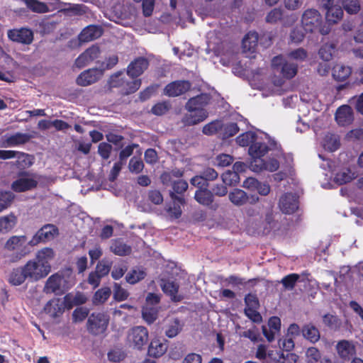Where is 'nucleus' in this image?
<instances>
[{"label": "nucleus", "instance_id": "43", "mask_svg": "<svg viewBox=\"0 0 363 363\" xmlns=\"http://www.w3.org/2000/svg\"><path fill=\"white\" fill-rule=\"evenodd\" d=\"M335 49L336 46L333 43H325L320 48L318 55L323 60L328 62L332 60Z\"/></svg>", "mask_w": 363, "mask_h": 363}, {"label": "nucleus", "instance_id": "20", "mask_svg": "<svg viewBox=\"0 0 363 363\" xmlns=\"http://www.w3.org/2000/svg\"><path fill=\"white\" fill-rule=\"evenodd\" d=\"M353 112L348 105L340 106L335 113V120L340 126H346L353 121Z\"/></svg>", "mask_w": 363, "mask_h": 363}, {"label": "nucleus", "instance_id": "31", "mask_svg": "<svg viewBox=\"0 0 363 363\" xmlns=\"http://www.w3.org/2000/svg\"><path fill=\"white\" fill-rule=\"evenodd\" d=\"M55 257V252L50 247H44L39 250L36 254L35 259L41 264L48 265L51 271L50 262Z\"/></svg>", "mask_w": 363, "mask_h": 363}, {"label": "nucleus", "instance_id": "27", "mask_svg": "<svg viewBox=\"0 0 363 363\" xmlns=\"http://www.w3.org/2000/svg\"><path fill=\"white\" fill-rule=\"evenodd\" d=\"M194 199L199 204L205 206H210L214 201L213 194L208 187L197 189L194 194Z\"/></svg>", "mask_w": 363, "mask_h": 363}, {"label": "nucleus", "instance_id": "34", "mask_svg": "<svg viewBox=\"0 0 363 363\" xmlns=\"http://www.w3.org/2000/svg\"><path fill=\"white\" fill-rule=\"evenodd\" d=\"M46 313L50 314L52 317L56 318L64 312V306L59 299L48 301L44 307Z\"/></svg>", "mask_w": 363, "mask_h": 363}, {"label": "nucleus", "instance_id": "7", "mask_svg": "<svg viewBox=\"0 0 363 363\" xmlns=\"http://www.w3.org/2000/svg\"><path fill=\"white\" fill-rule=\"evenodd\" d=\"M23 267L28 279L30 281H39L47 277L50 272L48 265L41 264L36 259L28 261Z\"/></svg>", "mask_w": 363, "mask_h": 363}, {"label": "nucleus", "instance_id": "63", "mask_svg": "<svg viewBox=\"0 0 363 363\" xmlns=\"http://www.w3.org/2000/svg\"><path fill=\"white\" fill-rule=\"evenodd\" d=\"M89 310L84 307L77 308L72 313V319L74 322H82L86 317H89Z\"/></svg>", "mask_w": 363, "mask_h": 363}, {"label": "nucleus", "instance_id": "36", "mask_svg": "<svg viewBox=\"0 0 363 363\" xmlns=\"http://www.w3.org/2000/svg\"><path fill=\"white\" fill-rule=\"evenodd\" d=\"M228 197L230 201L238 206L245 204L248 201V196L246 192L239 189H235L230 192Z\"/></svg>", "mask_w": 363, "mask_h": 363}, {"label": "nucleus", "instance_id": "56", "mask_svg": "<svg viewBox=\"0 0 363 363\" xmlns=\"http://www.w3.org/2000/svg\"><path fill=\"white\" fill-rule=\"evenodd\" d=\"M222 129V123L218 121H212L203 128V133L205 135H211L217 133Z\"/></svg>", "mask_w": 363, "mask_h": 363}, {"label": "nucleus", "instance_id": "6", "mask_svg": "<svg viewBox=\"0 0 363 363\" xmlns=\"http://www.w3.org/2000/svg\"><path fill=\"white\" fill-rule=\"evenodd\" d=\"M121 74L112 75L109 80L110 87H121L123 95H129L137 91L141 86L140 79L126 81L121 78Z\"/></svg>", "mask_w": 363, "mask_h": 363}, {"label": "nucleus", "instance_id": "52", "mask_svg": "<svg viewBox=\"0 0 363 363\" xmlns=\"http://www.w3.org/2000/svg\"><path fill=\"white\" fill-rule=\"evenodd\" d=\"M223 182L225 185H235L239 182L240 177L236 172L228 170L221 175Z\"/></svg>", "mask_w": 363, "mask_h": 363}, {"label": "nucleus", "instance_id": "64", "mask_svg": "<svg viewBox=\"0 0 363 363\" xmlns=\"http://www.w3.org/2000/svg\"><path fill=\"white\" fill-rule=\"evenodd\" d=\"M240 130L236 123H226L223 127V136L226 138L235 135Z\"/></svg>", "mask_w": 363, "mask_h": 363}, {"label": "nucleus", "instance_id": "29", "mask_svg": "<svg viewBox=\"0 0 363 363\" xmlns=\"http://www.w3.org/2000/svg\"><path fill=\"white\" fill-rule=\"evenodd\" d=\"M26 279H28V277L23 266L13 269L8 281L13 286H20L25 282Z\"/></svg>", "mask_w": 363, "mask_h": 363}, {"label": "nucleus", "instance_id": "33", "mask_svg": "<svg viewBox=\"0 0 363 363\" xmlns=\"http://www.w3.org/2000/svg\"><path fill=\"white\" fill-rule=\"evenodd\" d=\"M17 223V218L13 213L0 217V233L11 231Z\"/></svg>", "mask_w": 363, "mask_h": 363}, {"label": "nucleus", "instance_id": "15", "mask_svg": "<svg viewBox=\"0 0 363 363\" xmlns=\"http://www.w3.org/2000/svg\"><path fill=\"white\" fill-rule=\"evenodd\" d=\"M103 72L97 68L88 69L82 72L77 78L76 83L81 86L91 85L99 80Z\"/></svg>", "mask_w": 363, "mask_h": 363}, {"label": "nucleus", "instance_id": "38", "mask_svg": "<svg viewBox=\"0 0 363 363\" xmlns=\"http://www.w3.org/2000/svg\"><path fill=\"white\" fill-rule=\"evenodd\" d=\"M323 322L330 330L337 331L342 326V321L337 316L330 313L325 314L323 317Z\"/></svg>", "mask_w": 363, "mask_h": 363}, {"label": "nucleus", "instance_id": "26", "mask_svg": "<svg viewBox=\"0 0 363 363\" xmlns=\"http://www.w3.org/2000/svg\"><path fill=\"white\" fill-rule=\"evenodd\" d=\"M33 135L28 133H16L13 135L6 137L5 143L6 147H15L28 143Z\"/></svg>", "mask_w": 363, "mask_h": 363}, {"label": "nucleus", "instance_id": "10", "mask_svg": "<svg viewBox=\"0 0 363 363\" xmlns=\"http://www.w3.org/2000/svg\"><path fill=\"white\" fill-rule=\"evenodd\" d=\"M28 175V172H19V178L13 181L11 185V189L15 192L21 193L35 189L38 181L34 177H27Z\"/></svg>", "mask_w": 363, "mask_h": 363}, {"label": "nucleus", "instance_id": "58", "mask_svg": "<svg viewBox=\"0 0 363 363\" xmlns=\"http://www.w3.org/2000/svg\"><path fill=\"white\" fill-rule=\"evenodd\" d=\"M108 359L112 362H120L123 361L125 357V353L121 349H115L110 350L107 354Z\"/></svg>", "mask_w": 363, "mask_h": 363}, {"label": "nucleus", "instance_id": "55", "mask_svg": "<svg viewBox=\"0 0 363 363\" xmlns=\"http://www.w3.org/2000/svg\"><path fill=\"white\" fill-rule=\"evenodd\" d=\"M128 270V266L123 262L116 264L111 271V277L115 280H118L123 277Z\"/></svg>", "mask_w": 363, "mask_h": 363}, {"label": "nucleus", "instance_id": "48", "mask_svg": "<svg viewBox=\"0 0 363 363\" xmlns=\"http://www.w3.org/2000/svg\"><path fill=\"white\" fill-rule=\"evenodd\" d=\"M298 72V65L294 62H286L283 64L281 72L284 78L292 79Z\"/></svg>", "mask_w": 363, "mask_h": 363}, {"label": "nucleus", "instance_id": "42", "mask_svg": "<svg viewBox=\"0 0 363 363\" xmlns=\"http://www.w3.org/2000/svg\"><path fill=\"white\" fill-rule=\"evenodd\" d=\"M28 9L35 13H45L49 11L48 6L38 0H25Z\"/></svg>", "mask_w": 363, "mask_h": 363}, {"label": "nucleus", "instance_id": "5", "mask_svg": "<svg viewBox=\"0 0 363 363\" xmlns=\"http://www.w3.org/2000/svg\"><path fill=\"white\" fill-rule=\"evenodd\" d=\"M110 317L104 312H94L88 317L86 328L88 332L94 336L103 335L106 333Z\"/></svg>", "mask_w": 363, "mask_h": 363}, {"label": "nucleus", "instance_id": "17", "mask_svg": "<svg viewBox=\"0 0 363 363\" xmlns=\"http://www.w3.org/2000/svg\"><path fill=\"white\" fill-rule=\"evenodd\" d=\"M149 61L144 57H139L132 61L127 67V74L132 79H135L143 74L149 67Z\"/></svg>", "mask_w": 363, "mask_h": 363}, {"label": "nucleus", "instance_id": "41", "mask_svg": "<svg viewBox=\"0 0 363 363\" xmlns=\"http://www.w3.org/2000/svg\"><path fill=\"white\" fill-rule=\"evenodd\" d=\"M16 158V161L15 164L20 169H24L33 164V157L27 153L17 151Z\"/></svg>", "mask_w": 363, "mask_h": 363}, {"label": "nucleus", "instance_id": "39", "mask_svg": "<svg viewBox=\"0 0 363 363\" xmlns=\"http://www.w3.org/2000/svg\"><path fill=\"white\" fill-rule=\"evenodd\" d=\"M182 327L180 320L174 318L167 325L164 333L169 338H173L182 331Z\"/></svg>", "mask_w": 363, "mask_h": 363}, {"label": "nucleus", "instance_id": "32", "mask_svg": "<svg viewBox=\"0 0 363 363\" xmlns=\"http://www.w3.org/2000/svg\"><path fill=\"white\" fill-rule=\"evenodd\" d=\"M351 73V67L342 64H337L333 68V77L339 82H343L347 79Z\"/></svg>", "mask_w": 363, "mask_h": 363}, {"label": "nucleus", "instance_id": "2", "mask_svg": "<svg viewBox=\"0 0 363 363\" xmlns=\"http://www.w3.org/2000/svg\"><path fill=\"white\" fill-rule=\"evenodd\" d=\"M211 100V96L207 93H201L190 98L185 105V108L189 113L184 116L182 122L186 125H194L203 121L208 115L205 107Z\"/></svg>", "mask_w": 363, "mask_h": 363}, {"label": "nucleus", "instance_id": "46", "mask_svg": "<svg viewBox=\"0 0 363 363\" xmlns=\"http://www.w3.org/2000/svg\"><path fill=\"white\" fill-rule=\"evenodd\" d=\"M284 17V10L281 8H274L267 13L265 21L270 24L281 22Z\"/></svg>", "mask_w": 363, "mask_h": 363}, {"label": "nucleus", "instance_id": "25", "mask_svg": "<svg viewBox=\"0 0 363 363\" xmlns=\"http://www.w3.org/2000/svg\"><path fill=\"white\" fill-rule=\"evenodd\" d=\"M258 34L255 31H250L242 39V45L244 52L254 53L258 44Z\"/></svg>", "mask_w": 363, "mask_h": 363}, {"label": "nucleus", "instance_id": "12", "mask_svg": "<svg viewBox=\"0 0 363 363\" xmlns=\"http://www.w3.org/2000/svg\"><path fill=\"white\" fill-rule=\"evenodd\" d=\"M59 234V230L53 224H45L40 228L31 238V242L36 246L41 242H47L53 240Z\"/></svg>", "mask_w": 363, "mask_h": 363}, {"label": "nucleus", "instance_id": "3", "mask_svg": "<svg viewBox=\"0 0 363 363\" xmlns=\"http://www.w3.org/2000/svg\"><path fill=\"white\" fill-rule=\"evenodd\" d=\"M301 25L306 33H319L322 35L328 33V30L323 26L321 13L315 9H306L301 16Z\"/></svg>", "mask_w": 363, "mask_h": 363}, {"label": "nucleus", "instance_id": "16", "mask_svg": "<svg viewBox=\"0 0 363 363\" xmlns=\"http://www.w3.org/2000/svg\"><path fill=\"white\" fill-rule=\"evenodd\" d=\"M335 349L338 357L344 360L349 361L356 354V346L353 341L342 340L337 342Z\"/></svg>", "mask_w": 363, "mask_h": 363}, {"label": "nucleus", "instance_id": "62", "mask_svg": "<svg viewBox=\"0 0 363 363\" xmlns=\"http://www.w3.org/2000/svg\"><path fill=\"white\" fill-rule=\"evenodd\" d=\"M216 165L220 167H225L230 165L233 161V157L228 154H220L216 157Z\"/></svg>", "mask_w": 363, "mask_h": 363}, {"label": "nucleus", "instance_id": "35", "mask_svg": "<svg viewBox=\"0 0 363 363\" xmlns=\"http://www.w3.org/2000/svg\"><path fill=\"white\" fill-rule=\"evenodd\" d=\"M255 163L259 162V165L255 164L254 170L259 172L263 169L273 172L277 171L279 167V162L276 159H270L264 162L263 160H255Z\"/></svg>", "mask_w": 363, "mask_h": 363}, {"label": "nucleus", "instance_id": "37", "mask_svg": "<svg viewBox=\"0 0 363 363\" xmlns=\"http://www.w3.org/2000/svg\"><path fill=\"white\" fill-rule=\"evenodd\" d=\"M146 272L140 267L132 269L125 276L126 281L130 284H135L145 279Z\"/></svg>", "mask_w": 363, "mask_h": 363}, {"label": "nucleus", "instance_id": "8", "mask_svg": "<svg viewBox=\"0 0 363 363\" xmlns=\"http://www.w3.org/2000/svg\"><path fill=\"white\" fill-rule=\"evenodd\" d=\"M7 37L13 43L29 45L33 42L34 33L28 27L15 28L8 30Z\"/></svg>", "mask_w": 363, "mask_h": 363}, {"label": "nucleus", "instance_id": "50", "mask_svg": "<svg viewBox=\"0 0 363 363\" xmlns=\"http://www.w3.org/2000/svg\"><path fill=\"white\" fill-rule=\"evenodd\" d=\"M354 179L353 174L348 169L337 172L334 178V181L338 185H342L350 182Z\"/></svg>", "mask_w": 363, "mask_h": 363}, {"label": "nucleus", "instance_id": "53", "mask_svg": "<svg viewBox=\"0 0 363 363\" xmlns=\"http://www.w3.org/2000/svg\"><path fill=\"white\" fill-rule=\"evenodd\" d=\"M343 8L349 14H357L361 6L359 0H344Z\"/></svg>", "mask_w": 363, "mask_h": 363}, {"label": "nucleus", "instance_id": "19", "mask_svg": "<svg viewBox=\"0 0 363 363\" xmlns=\"http://www.w3.org/2000/svg\"><path fill=\"white\" fill-rule=\"evenodd\" d=\"M103 35V29L99 26L89 25L85 27L79 34V40L87 43L100 38Z\"/></svg>", "mask_w": 363, "mask_h": 363}, {"label": "nucleus", "instance_id": "40", "mask_svg": "<svg viewBox=\"0 0 363 363\" xmlns=\"http://www.w3.org/2000/svg\"><path fill=\"white\" fill-rule=\"evenodd\" d=\"M256 139H257V135L255 132L247 131L238 135L236 138V143L242 147H250Z\"/></svg>", "mask_w": 363, "mask_h": 363}, {"label": "nucleus", "instance_id": "13", "mask_svg": "<svg viewBox=\"0 0 363 363\" xmlns=\"http://www.w3.org/2000/svg\"><path fill=\"white\" fill-rule=\"evenodd\" d=\"M191 87V83L189 80H176L165 86L164 94L169 97H176L184 94Z\"/></svg>", "mask_w": 363, "mask_h": 363}, {"label": "nucleus", "instance_id": "51", "mask_svg": "<svg viewBox=\"0 0 363 363\" xmlns=\"http://www.w3.org/2000/svg\"><path fill=\"white\" fill-rule=\"evenodd\" d=\"M145 165L142 159L139 157H133L128 164V169L131 173L139 174L144 168Z\"/></svg>", "mask_w": 363, "mask_h": 363}, {"label": "nucleus", "instance_id": "30", "mask_svg": "<svg viewBox=\"0 0 363 363\" xmlns=\"http://www.w3.org/2000/svg\"><path fill=\"white\" fill-rule=\"evenodd\" d=\"M343 17L342 8L337 4H334L325 11V19L330 23H337Z\"/></svg>", "mask_w": 363, "mask_h": 363}, {"label": "nucleus", "instance_id": "57", "mask_svg": "<svg viewBox=\"0 0 363 363\" xmlns=\"http://www.w3.org/2000/svg\"><path fill=\"white\" fill-rule=\"evenodd\" d=\"M170 107L167 101L159 102L152 107L151 112L155 116H162L169 110Z\"/></svg>", "mask_w": 363, "mask_h": 363}, {"label": "nucleus", "instance_id": "1", "mask_svg": "<svg viewBox=\"0 0 363 363\" xmlns=\"http://www.w3.org/2000/svg\"><path fill=\"white\" fill-rule=\"evenodd\" d=\"M33 247L31 239L28 240L26 235H12L4 245V257L9 263L18 262L32 252Z\"/></svg>", "mask_w": 363, "mask_h": 363}, {"label": "nucleus", "instance_id": "14", "mask_svg": "<svg viewBox=\"0 0 363 363\" xmlns=\"http://www.w3.org/2000/svg\"><path fill=\"white\" fill-rule=\"evenodd\" d=\"M298 197L292 193H286L279 199V206L282 213L293 214L298 208Z\"/></svg>", "mask_w": 363, "mask_h": 363}, {"label": "nucleus", "instance_id": "60", "mask_svg": "<svg viewBox=\"0 0 363 363\" xmlns=\"http://www.w3.org/2000/svg\"><path fill=\"white\" fill-rule=\"evenodd\" d=\"M245 308H259V301L257 296L255 294H247L245 295Z\"/></svg>", "mask_w": 363, "mask_h": 363}, {"label": "nucleus", "instance_id": "45", "mask_svg": "<svg viewBox=\"0 0 363 363\" xmlns=\"http://www.w3.org/2000/svg\"><path fill=\"white\" fill-rule=\"evenodd\" d=\"M300 279V275L296 273H291L284 276L280 283L282 284L284 289L291 291L294 289L296 283Z\"/></svg>", "mask_w": 363, "mask_h": 363}, {"label": "nucleus", "instance_id": "28", "mask_svg": "<svg viewBox=\"0 0 363 363\" xmlns=\"http://www.w3.org/2000/svg\"><path fill=\"white\" fill-rule=\"evenodd\" d=\"M110 250L113 254L118 256L128 255L132 252L131 247L119 238L111 241Z\"/></svg>", "mask_w": 363, "mask_h": 363}, {"label": "nucleus", "instance_id": "49", "mask_svg": "<svg viewBox=\"0 0 363 363\" xmlns=\"http://www.w3.org/2000/svg\"><path fill=\"white\" fill-rule=\"evenodd\" d=\"M143 319L148 323H152L157 318L158 311L155 307L145 306L142 310Z\"/></svg>", "mask_w": 363, "mask_h": 363}, {"label": "nucleus", "instance_id": "54", "mask_svg": "<svg viewBox=\"0 0 363 363\" xmlns=\"http://www.w3.org/2000/svg\"><path fill=\"white\" fill-rule=\"evenodd\" d=\"M129 293L123 289L120 284L114 283L113 285V298L116 301H123L128 298Z\"/></svg>", "mask_w": 363, "mask_h": 363}, {"label": "nucleus", "instance_id": "11", "mask_svg": "<svg viewBox=\"0 0 363 363\" xmlns=\"http://www.w3.org/2000/svg\"><path fill=\"white\" fill-rule=\"evenodd\" d=\"M128 340L135 348L142 350L148 340V330L143 326H135L130 330Z\"/></svg>", "mask_w": 363, "mask_h": 363}, {"label": "nucleus", "instance_id": "4", "mask_svg": "<svg viewBox=\"0 0 363 363\" xmlns=\"http://www.w3.org/2000/svg\"><path fill=\"white\" fill-rule=\"evenodd\" d=\"M260 231L262 235H268L271 233L277 235H284L289 230V224L286 221L275 219L272 211H268L261 223Z\"/></svg>", "mask_w": 363, "mask_h": 363}, {"label": "nucleus", "instance_id": "59", "mask_svg": "<svg viewBox=\"0 0 363 363\" xmlns=\"http://www.w3.org/2000/svg\"><path fill=\"white\" fill-rule=\"evenodd\" d=\"M111 262L101 260L96 264L95 272L101 277H104L108 274L111 268Z\"/></svg>", "mask_w": 363, "mask_h": 363}, {"label": "nucleus", "instance_id": "21", "mask_svg": "<svg viewBox=\"0 0 363 363\" xmlns=\"http://www.w3.org/2000/svg\"><path fill=\"white\" fill-rule=\"evenodd\" d=\"M302 337L311 343L315 344L320 339V332L313 323H307L303 325Z\"/></svg>", "mask_w": 363, "mask_h": 363}, {"label": "nucleus", "instance_id": "18", "mask_svg": "<svg viewBox=\"0 0 363 363\" xmlns=\"http://www.w3.org/2000/svg\"><path fill=\"white\" fill-rule=\"evenodd\" d=\"M172 191H170L169 196L172 201H178L180 204H185V199L184 194L187 190L189 184L184 179L174 181L172 183Z\"/></svg>", "mask_w": 363, "mask_h": 363}, {"label": "nucleus", "instance_id": "61", "mask_svg": "<svg viewBox=\"0 0 363 363\" xmlns=\"http://www.w3.org/2000/svg\"><path fill=\"white\" fill-rule=\"evenodd\" d=\"M65 13L81 16L86 12V6L84 4H72L64 9Z\"/></svg>", "mask_w": 363, "mask_h": 363}, {"label": "nucleus", "instance_id": "9", "mask_svg": "<svg viewBox=\"0 0 363 363\" xmlns=\"http://www.w3.org/2000/svg\"><path fill=\"white\" fill-rule=\"evenodd\" d=\"M65 277L62 273L57 272L52 274L46 281L43 291L45 294L62 295L67 289L65 287Z\"/></svg>", "mask_w": 363, "mask_h": 363}, {"label": "nucleus", "instance_id": "47", "mask_svg": "<svg viewBox=\"0 0 363 363\" xmlns=\"http://www.w3.org/2000/svg\"><path fill=\"white\" fill-rule=\"evenodd\" d=\"M14 198L15 195L11 191H0V213L11 206Z\"/></svg>", "mask_w": 363, "mask_h": 363}, {"label": "nucleus", "instance_id": "44", "mask_svg": "<svg viewBox=\"0 0 363 363\" xmlns=\"http://www.w3.org/2000/svg\"><path fill=\"white\" fill-rule=\"evenodd\" d=\"M111 294V290L109 287H103L98 289L93 297V303L96 305L105 303Z\"/></svg>", "mask_w": 363, "mask_h": 363}, {"label": "nucleus", "instance_id": "23", "mask_svg": "<svg viewBox=\"0 0 363 363\" xmlns=\"http://www.w3.org/2000/svg\"><path fill=\"white\" fill-rule=\"evenodd\" d=\"M269 150L268 145L265 143L258 140L257 138L249 147L248 152L255 160H257L256 159H260L264 156Z\"/></svg>", "mask_w": 363, "mask_h": 363}, {"label": "nucleus", "instance_id": "24", "mask_svg": "<svg viewBox=\"0 0 363 363\" xmlns=\"http://www.w3.org/2000/svg\"><path fill=\"white\" fill-rule=\"evenodd\" d=\"M167 341L162 342L159 339H154L150 342L147 354L150 357L158 358L167 352Z\"/></svg>", "mask_w": 363, "mask_h": 363}, {"label": "nucleus", "instance_id": "22", "mask_svg": "<svg viewBox=\"0 0 363 363\" xmlns=\"http://www.w3.org/2000/svg\"><path fill=\"white\" fill-rule=\"evenodd\" d=\"M161 287L163 292L169 296L172 301L177 302L182 299V296L178 295L179 286L177 282L170 280H162Z\"/></svg>", "mask_w": 363, "mask_h": 363}]
</instances>
